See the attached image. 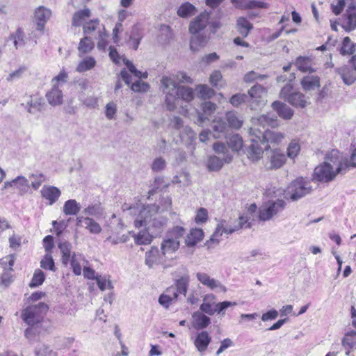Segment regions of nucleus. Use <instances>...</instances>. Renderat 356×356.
Listing matches in <instances>:
<instances>
[{
	"label": "nucleus",
	"instance_id": "a18cd8bd",
	"mask_svg": "<svg viewBox=\"0 0 356 356\" xmlns=\"http://www.w3.org/2000/svg\"><path fill=\"white\" fill-rule=\"evenodd\" d=\"M104 33L105 27L98 19H90V39L92 37L102 36Z\"/></svg>",
	"mask_w": 356,
	"mask_h": 356
},
{
	"label": "nucleus",
	"instance_id": "bf43d9fd",
	"mask_svg": "<svg viewBox=\"0 0 356 356\" xmlns=\"http://www.w3.org/2000/svg\"><path fill=\"white\" fill-rule=\"evenodd\" d=\"M194 97L193 90L188 86H180L179 90V99H183L187 102H191Z\"/></svg>",
	"mask_w": 356,
	"mask_h": 356
},
{
	"label": "nucleus",
	"instance_id": "c756f323",
	"mask_svg": "<svg viewBox=\"0 0 356 356\" xmlns=\"http://www.w3.org/2000/svg\"><path fill=\"white\" fill-rule=\"evenodd\" d=\"M237 31L243 37L246 38L253 29V25L244 17H239L236 25Z\"/></svg>",
	"mask_w": 356,
	"mask_h": 356
},
{
	"label": "nucleus",
	"instance_id": "bb28decb",
	"mask_svg": "<svg viewBox=\"0 0 356 356\" xmlns=\"http://www.w3.org/2000/svg\"><path fill=\"white\" fill-rule=\"evenodd\" d=\"M346 85H352L356 81V72L348 66H343L337 70Z\"/></svg>",
	"mask_w": 356,
	"mask_h": 356
},
{
	"label": "nucleus",
	"instance_id": "864d4df0",
	"mask_svg": "<svg viewBox=\"0 0 356 356\" xmlns=\"http://www.w3.org/2000/svg\"><path fill=\"white\" fill-rule=\"evenodd\" d=\"M188 276H182L176 280L175 285H173V287L177 289L179 294L186 296L188 287Z\"/></svg>",
	"mask_w": 356,
	"mask_h": 356
},
{
	"label": "nucleus",
	"instance_id": "a211bd4d",
	"mask_svg": "<svg viewBox=\"0 0 356 356\" xmlns=\"http://www.w3.org/2000/svg\"><path fill=\"white\" fill-rule=\"evenodd\" d=\"M51 12L43 6H40L35 11V22L37 26V31L41 34L44 31V25L50 18Z\"/></svg>",
	"mask_w": 356,
	"mask_h": 356
},
{
	"label": "nucleus",
	"instance_id": "c85d7f7f",
	"mask_svg": "<svg viewBox=\"0 0 356 356\" xmlns=\"http://www.w3.org/2000/svg\"><path fill=\"white\" fill-rule=\"evenodd\" d=\"M308 97L300 92H295L288 97V102L295 107L305 108L309 104Z\"/></svg>",
	"mask_w": 356,
	"mask_h": 356
},
{
	"label": "nucleus",
	"instance_id": "8fccbe9b",
	"mask_svg": "<svg viewBox=\"0 0 356 356\" xmlns=\"http://www.w3.org/2000/svg\"><path fill=\"white\" fill-rule=\"evenodd\" d=\"M10 39L13 41L14 46L16 49L23 47L26 44L24 33L21 28H18L14 33L11 34Z\"/></svg>",
	"mask_w": 356,
	"mask_h": 356
},
{
	"label": "nucleus",
	"instance_id": "09e8293b",
	"mask_svg": "<svg viewBox=\"0 0 356 356\" xmlns=\"http://www.w3.org/2000/svg\"><path fill=\"white\" fill-rule=\"evenodd\" d=\"M195 7L189 2H186L181 4L177 10V15L183 18L192 16L195 15Z\"/></svg>",
	"mask_w": 356,
	"mask_h": 356
},
{
	"label": "nucleus",
	"instance_id": "423d86ee",
	"mask_svg": "<svg viewBox=\"0 0 356 356\" xmlns=\"http://www.w3.org/2000/svg\"><path fill=\"white\" fill-rule=\"evenodd\" d=\"M313 191L312 181L303 177H298L293 181L287 188V194L293 200H298L304 196L310 194Z\"/></svg>",
	"mask_w": 356,
	"mask_h": 356
},
{
	"label": "nucleus",
	"instance_id": "f03ea898",
	"mask_svg": "<svg viewBox=\"0 0 356 356\" xmlns=\"http://www.w3.org/2000/svg\"><path fill=\"white\" fill-rule=\"evenodd\" d=\"M167 221V218L159 213V207L156 204H148L143 206L140 210L134 225L137 228L145 226L149 232L157 236L163 232Z\"/></svg>",
	"mask_w": 356,
	"mask_h": 356
},
{
	"label": "nucleus",
	"instance_id": "6ab92c4d",
	"mask_svg": "<svg viewBox=\"0 0 356 356\" xmlns=\"http://www.w3.org/2000/svg\"><path fill=\"white\" fill-rule=\"evenodd\" d=\"M110 275H102L90 268V280L95 281L98 288L104 291L106 289L113 290V285L111 281Z\"/></svg>",
	"mask_w": 356,
	"mask_h": 356
},
{
	"label": "nucleus",
	"instance_id": "473e14b6",
	"mask_svg": "<svg viewBox=\"0 0 356 356\" xmlns=\"http://www.w3.org/2000/svg\"><path fill=\"white\" fill-rule=\"evenodd\" d=\"M342 345L346 349V355H349L350 349L356 348V331L347 332L342 339Z\"/></svg>",
	"mask_w": 356,
	"mask_h": 356
},
{
	"label": "nucleus",
	"instance_id": "2eb2a0df",
	"mask_svg": "<svg viewBox=\"0 0 356 356\" xmlns=\"http://www.w3.org/2000/svg\"><path fill=\"white\" fill-rule=\"evenodd\" d=\"M268 161L266 164L268 170H277L280 168L286 162L285 154L279 149L270 150L267 153Z\"/></svg>",
	"mask_w": 356,
	"mask_h": 356
},
{
	"label": "nucleus",
	"instance_id": "aec40b11",
	"mask_svg": "<svg viewBox=\"0 0 356 356\" xmlns=\"http://www.w3.org/2000/svg\"><path fill=\"white\" fill-rule=\"evenodd\" d=\"M191 34L192 36L190 40V49L193 51H197L204 47L210 38L209 35L206 34L204 32Z\"/></svg>",
	"mask_w": 356,
	"mask_h": 356
},
{
	"label": "nucleus",
	"instance_id": "603ef678",
	"mask_svg": "<svg viewBox=\"0 0 356 356\" xmlns=\"http://www.w3.org/2000/svg\"><path fill=\"white\" fill-rule=\"evenodd\" d=\"M180 138L183 142L190 145L196 138L195 132L189 127H184L179 134Z\"/></svg>",
	"mask_w": 356,
	"mask_h": 356
},
{
	"label": "nucleus",
	"instance_id": "393cba45",
	"mask_svg": "<svg viewBox=\"0 0 356 356\" xmlns=\"http://www.w3.org/2000/svg\"><path fill=\"white\" fill-rule=\"evenodd\" d=\"M272 108L280 118L284 120H289L293 115V109L283 102L275 101L272 103Z\"/></svg>",
	"mask_w": 356,
	"mask_h": 356
},
{
	"label": "nucleus",
	"instance_id": "a19ab883",
	"mask_svg": "<svg viewBox=\"0 0 356 356\" xmlns=\"http://www.w3.org/2000/svg\"><path fill=\"white\" fill-rule=\"evenodd\" d=\"M213 149L216 154H222L224 161L225 163H230L232 161L233 156L229 153L227 147L225 143L220 142L214 143Z\"/></svg>",
	"mask_w": 356,
	"mask_h": 356
},
{
	"label": "nucleus",
	"instance_id": "49530a36",
	"mask_svg": "<svg viewBox=\"0 0 356 356\" xmlns=\"http://www.w3.org/2000/svg\"><path fill=\"white\" fill-rule=\"evenodd\" d=\"M43 99L42 98H33L32 96L29 97V100L27 102L26 108L29 113H35L36 111L41 110Z\"/></svg>",
	"mask_w": 356,
	"mask_h": 356
},
{
	"label": "nucleus",
	"instance_id": "774afa93",
	"mask_svg": "<svg viewBox=\"0 0 356 356\" xmlns=\"http://www.w3.org/2000/svg\"><path fill=\"white\" fill-rule=\"evenodd\" d=\"M159 208V213H161L163 211L170 210L172 207V198L170 196L167 195L165 197L163 196L159 200V205H156Z\"/></svg>",
	"mask_w": 356,
	"mask_h": 356
},
{
	"label": "nucleus",
	"instance_id": "680f3d73",
	"mask_svg": "<svg viewBox=\"0 0 356 356\" xmlns=\"http://www.w3.org/2000/svg\"><path fill=\"white\" fill-rule=\"evenodd\" d=\"M229 102L233 106L238 107L243 103H249L248 96L245 93H237L231 97Z\"/></svg>",
	"mask_w": 356,
	"mask_h": 356
},
{
	"label": "nucleus",
	"instance_id": "69168bd1",
	"mask_svg": "<svg viewBox=\"0 0 356 356\" xmlns=\"http://www.w3.org/2000/svg\"><path fill=\"white\" fill-rule=\"evenodd\" d=\"M44 273L41 270L37 269L33 274L32 280L29 284V286L31 288H34L41 285L44 281Z\"/></svg>",
	"mask_w": 356,
	"mask_h": 356
},
{
	"label": "nucleus",
	"instance_id": "e2e57ef3",
	"mask_svg": "<svg viewBox=\"0 0 356 356\" xmlns=\"http://www.w3.org/2000/svg\"><path fill=\"white\" fill-rule=\"evenodd\" d=\"M32 179L31 186L34 190H38L42 183L46 180L45 175L42 173H32L29 175Z\"/></svg>",
	"mask_w": 356,
	"mask_h": 356
},
{
	"label": "nucleus",
	"instance_id": "dca6fc26",
	"mask_svg": "<svg viewBox=\"0 0 356 356\" xmlns=\"http://www.w3.org/2000/svg\"><path fill=\"white\" fill-rule=\"evenodd\" d=\"M340 25L346 32L356 29V6H350L340 18Z\"/></svg>",
	"mask_w": 356,
	"mask_h": 356
},
{
	"label": "nucleus",
	"instance_id": "de8ad7c7",
	"mask_svg": "<svg viewBox=\"0 0 356 356\" xmlns=\"http://www.w3.org/2000/svg\"><path fill=\"white\" fill-rule=\"evenodd\" d=\"M151 186L152 188L148 192L149 199L150 198V196L155 194L157 191L161 190L163 188H167L169 186V183H165L164 177L159 176L154 179V182Z\"/></svg>",
	"mask_w": 356,
	"mask_h": 356
},
{
	"label": "nucleus",
	"instance_id": "6e6d98bb",
	"mask_svg": "<svg viewBox=\"0 0 356 356\" xmlns=\"http://www.w3.org/2000/svg\"><path fill=\"white\" fill-rule=\"evenodd\" d=\"M40 331L38 326L31 325L24 331V336L29 340L30 343H33L38 340Z\"/></svg>",
	"mask_w": 356,
	"mask_h": 356
},
{
	"label": "nucleus",
	"instance_id": "13d9d810",
	"mask_svg": "<svg viewBox=\"0 0 356 356\" xmlns=\"http://www.w3.org/2000/svg\"><path fill=\"white\" fill-rule=\"evenodd\" d=\"M227 144L233 151L238 152L243 146L242 138L238 134H234L229 138Z\"/></svg>",
	"mask_w": 356,
	"mask_h": 356
},
{
	"label": "nucleus",
	"instance_id": "3c124183",
	"mask_svg": "<svg viewBox=\"0 0 356 356\" xmlns=\"http://www.w3.org/2000/svg\"><path fill=\"white\" fill-rule=\"evenodd\" d=\"M356 44H353L349 37H345L340 49V54L342 55L353 54L355 51Z\"/></svg>",
	"mask_w": 356,
	"mask_h": 356
},
{
	"label": "nucleus",
	"instance_id": "5fc2aeb1",
	"mask_svg": "<svg viewBox=\"0 0 356 356\" xmlns=\"http://www.w3.org/2000/svg\"><path fill=\"white\" fill-rule=\"evenodd\" d=\"M15 186L18 189L19 194L23 195L28 192L29 184L28 179L24 176H18L15 178Z\"/></svg>",
	"mask_w": 356,
	"mask_h": 356
},
{
	"label": "nucleus",
	"instance_id": "e433bc0d",
	"mask_svg": "<svg viewBox=\"0 0 356 356\" xmlns=\"http://www.w3.org/2000/svg\"><path fill=\"white\" fill-rule=\"evenodd\" d=\"M193 318H194L193 327L196 330L204 329L211 323L210 318L202 313L194 314Z\"/></svg>",
	"mask_w": 356,
	"mask_h": 356
},
{
	"label": "nucleus",
	"instance_id": "20e7f679",
	"mask_svg": "<svg viewBox=\"0 0 356 356\" xmlns=\"http://www.w3.org/2000/svg\"><path fill=\"white\" fill-rule=\"evenodd\" d=\"M161 83L165 95V103L167 109L173 111L177 107L180 86L172 77L166 76L162 77Z\"/></svg>",
	"mask_w": 356,
	"mask_h": 356
},
{
	"label": "nucleus",
	"instance_id": "f3484780",
	"mask_svg": "<svg viewBox=\"0 0 356 356\" xmlns=\"http://www.w3.org/2000/svg\"><path fill=\"white\" fill-rule=\"evenodd\" d=\"M210 19V13L204 11L197 15L193 20H192L189 25L190 33H202L209 24Z\"/></svg>",
	"mask_w": 356,
	"mask_h": 356
},
{
	"label": "nucleus",
	"instance_id": "1a4fd4ad",
	"mask_svg": "<svg viewBox=\"0 0 356 356\" xmlns=\"http://www.w3.org/2000/svg\"><path fill=\"white\" fill-rule=\"evenodd\" d=\"M323 163L331 165L332 168L340 174L346 173L349 168L348 160L337 149H332L325 156Z\"/></svg>",
	"mask_w": 356,
	"mask_h": 356
},
{
	"label": "nucleus",
	"instance_id": "cd10ccee",
	"mask_svg": "<svg viewBox=\"0 0 356 356\" xmlns=\"http://www.w3.org/2000/svg\"><path fill=\"white\" fill-rule=\"evenodd\" d=\"M211 340V337L207 331H202L197 335L195 340V346L200 352H204Z\"/></svg>",
	"mask_w": 356,
	"mask_h": 356
},
{
	"label": "nucleus",
	"instance_id": "a878e982",
	"mask_svg": "<svg viewBox=\"0 0 356 356\" xmlns=\"http://www.w3.org/2000/svg\"><path fill=\"white\" fill-rule=\"evenodd\" d=\"M300 84L305 92H311L320 87V78L318 76L307 75L302 79Z\"/></svg>",
	"mask_w": 356,
	"mask_h": 356
},
{
	"label": "nucleus",
	"instance_id": "72a5a7b5",
	"mask_svg": "<svg viewBox=\"0 0 356 356\" xmlns=\"http://www.w3.org/2000/svg\"><path fill=\"white\" fill-rule=\"evenodd\" d=\"M298 69L303 72H314L316 70L312 67V60L307 56H298L295 62Z\"/></svg>",
	"mask_w": 356,
	"mask_h": 356
},
{
	"label": "nucleus",
	"instance_id": "052dcab7",
	"mask_svg": "<svg viewBox=\"0 0 356 356\" xmlns=\"http://www.w3.org/2000/svg\"><path fill=\"white\" fill-rule=\"evenodd\" d=\"M40 266L44 270H49L54 272L56 271L54 261L52 256L49 253L44 254L42 259L40 261Z\"/></svg>",
	"mask_w": 356,
	"mask_h": 356
},
{
	"label": "nucleus",
	"instance_id": "f257e3e1",
	"mask_svg": "<svg viewBox=\"0 0 356 356\" xmlns=\"http://www.w3.org/2000/svg\"><path fill=\"white\" fill-rule=\"evenodd\" d=\"M257 121V124L250 129L251 143L246 152L248 158L254 162L262 157L264 150L268 151L270 149V144L278 145L284 138L281 132L265 129L266 124L272 127L277 125L276 117L263 115Z\"/></svg>",
	"mask_w": 356,
	"mask_h": 356
},
{
	"label": "nucleus",
	"instance_id": "ea45409f",
	"mask_svg": "<svg viewBox=\"0 0 356 356\" xmlns=\"http://www.w3.org/2000/svg\"><path fill=\"white\" fill-rule=\"evenodd\" d=\"M216 108V105L211 102H204L202 104V113L200 114L198 121L200 123L204 122L208 116L212 114Z\"/></svg>",
	"mask_w": 356,
	"mask_h": 356
},
{
	"label": "nucleus",
	"instance_id": "39448f33",
	"mask_svg": "<svg viewBox=\"0 0 356 356\" xmlns=\"http://www.w3.org/2000/svg\"><path fill=\"white\" fill-rule=\"evenodd\" d=\"M68 75L65 71H61L52 79V88L46 94V98L51 106L60 105L63 102V95L61 88L67 82Z\"/></svg>",
	"mask_w": 356,
	"mask_h": 356
},
{
	"label": "nucleus",
	"instance_id": "412c9836",
	"mask_svg": "<svg viewBox=\"0 0 356 356\" xmlns=\"http://www.w3.org/2000/svg\"><path fill=\"white\" fill-rule=\"evenodd\" d=\"M41 196L49 201V205L54 204L60 197L61 191L54 186L44 185L40 191Z\"/></svg>",
	"mask_w": 356,
	"mask_h": 356
},
{
	"label": "nucleus",
	"instance_id": "7ed1b4c3",
	"mask_svg": "<svg viewBox=\"0 0 356 356\" xmlns=\"http://www.w3.org/2000/svg\"><path fill=\"white\" fill-rule=\"evenodd\" d=\"M186 234V229L181 226H175L168 231L161 244V255L166 258L175 253L180 246V239Z\"/></svg>",
	"mask_w": 356,
	"mask_h": 356
},
{
	"label": "nucleus",
	"instance_id": "5701e85b",
	"mask_svg": "<svg viewBox=\"0 0 356 356\" xmlns=\"http://www.w3.org/2000/svg\"><path fill=\"white\" fill-rule=\"evenodd\" d=\"M89 19V9L85 8L74 13L72 18V25L74 26L83 27L85 36H88L87 31L89 29L87 20Z\"/></svg>",
	"mask_w": 356,
	"mask_h": 356
},
{
	"label": "nucleus",
	"instance_id": "ddd939ff",
	"mask_svg": "<svg viewBox=\"0 0 356 356\" xmlns=\"http://www.w3.org/2000/svg\"><path fill=\"white\" fill-rule=\"evenodd\" d=\"M79 56L83 60L78 64L76 72H84L89 70V57L86 55L89 52V37L84 36L81 39L78 47Z\"/></svg>",
	"mask_w": 356,
	"mask_h": 356
},
{
	"label": "nucleus",
	"instance_id": "58836bf2",
	"mask_svg": "<svg viewBox=\"0 0 356 356\" xmlns=\"http://www.w3.org/2000/svg\"><path fill=\"white\" fill-rule=\"evenodd\" d=\"M196 277L199 282H200L202 284L208 286L211 289H213L221 286L218 281L214 280L213 278H211L207 273H197L196 274Z\"/></svg>",
	"mask_w": 356,
	"mask_h": 356
},
{
	"label": "nucleus",
	"instance_id": "4468645a",
	"mask_svg": "<svg viewBox=\"0 0 356 356\" xmlns=\"http://www.w3.org/2000/svg\"><path fill=\"white\" fill-rule=\"evenodd\" d=\"M74 86L77 97L83 104L89 106V81L86 77L76 78Z\"/></svg>",
	"mask_w": 356,
	"mask_h": 356
},
{
	"label": "nucleus",
	"instance_id": "9d476101",
	"mask_svg": "<svg viewBox=\"0 0 356 356\" xmlns=\"http://www.w3.org/2000/svg\"><path fill=\"white\" fill-rule=\"evenodd\" d=\"M286 202L283 200L268 201L262 205L259 209V217L261 220H268L273 216L281 212L285 207Z\"/></svg>",
	"mask_w": 356,
	"mask_h": 356
},
{
	"label": "nucleus",
	"instance_id": "79ce46f5",
	"mask_svg": "<svg viewBox=\"0 0 356 356\" xmlns=\"http://www.w3.org/2000/svg\"><path fill=\"white\" fill-rule=\"evenodd\" d=\"M241 4H238V8L241 9H254V8H268L267 3L254 1V0H243L239 1Z\"/></svg>",
	"mask_w": 356,
	"mask_h": 356
},
{
	"label": "nucleus",
	"instance_id": "0e129e2a",
	"mask_svg": "<svg viewBox=\"0 0 356 356\" xmlns=\"http://www.w3.org/2000/svg\"><path fill=\"white\" fill-rule=\"evenodd\" d=\"M81 261V257L80 255H76L75 253L73 254L72 259L70 260L72 270L76 275H79L81 273L82 268Z\"/></svg>",
	"mask_w": 356,
	"mask_h": 356
},
{
	"label": "nucleus",
	"instance_id": "9b49d317",
	"mask_svg": "<svg viewBox=\"0 0 356 356\" xmlns=\"http://www.w3.org/2000/svg\"><path fill=\"white\" fill-rule=\"evenodd\" d=\"M266 89L261 85L256 84L248 90L249 106L252 110H257L265 105L266 99L264 96Z\"/></svg>",
	"mask_w": 356,
	"mask_h": 356
},
{
	"label": "nucleus",
	"instance_id": "37998d69",
	"mask_svg": "<svg viewBox=\"0 0 356 356\" xmlns=\"http://www.w3.org/2000/svg\"><path fill=\"white\" fill-rule=\"evenodd\" d=\"M224 158L220 159L217 156H210L207 160V168L209 171H219L225 163Z\"/></svg>",
	"mask_w": 356,
	"mask_h": 356
},
{
	"label": "nucleus",
	"instance_id": "338daca9",
	"mask_svg": "<svg viewBox=\"0 0 356 356\" xmlns=\"http://www.w3.org/2000/svg\"><path fill=\"white\" fill-rule=\"evenodd\" d=\"M197 92L199 97L204 99H210L215 94L214 90L206 85L200 86Z\"/></svg>",
	"mask_w": 356,
	"mask_h": 356
},
{
	"label": "nucleus",
	"instance_id": "b1692460",
	"mask_svg": "<svg viewBox=\"0 0 356 356\" xmlns=\"http://www.w3.org/2000/svg\"><path fill=\"white\" fill-rule=\"evenodd\" d=\"M213 136L215 138H220L225 136L229 131L226 121L222 118L216 119L212 123Z\"/></svg>",
	"mask_w": 356,
	"mask_h": 356
},
{
	"label": "nucleus",
	"instance_id": "f704fd0d",
	"mask_svg": "<svg viewBox=\"0 0 356 356\" xmlns=\"http://www.w3.org/2000/svg\"><path fill=\"white\" fill-rule=\"evenodd\" d=\"M227 124L228 128H232L235 129H240L242 125L243 120L240 118L235 111H229L226 113L225 120Z\"/></svg>",
	"mask_w": 356,
	"mask_h": 356
},
{
	"label": "nucleus",
	"instance_id": "0eeeda50",
	"mask_svg": "<svg viewBox=\"0 0 356 356\" xmlns=\"http://www.w3.org/2000/svg\"><path fill=\"white\" fill-rule=\"evenodd\" d=\"M49 307L47 304L39 302L24 309L22 312V318L28 325H34L42 321Z\"/></svg>",
	"mask_w": 356,
	"mask_h": 356
},
{
	"label": "nucleus",
	"instance_id": "7c9ffc66",
	"mask_svg": "<svg viewBox=\"0 0 356 356\" xmlns=\"http://www.w3.org/2000/svg\"><path fill=\"white\" fill-rule=\"evenodd\" d=\"M58 248L61 253V262L64 266H67L72 259V245L69 242L63 241L58 243Z\"/></svg>",
	"mask_w": 356,
	"mask_h": 356
},
{
	"label": "nucleus",
	"instance_id": "4d7b16f0",
	"mask_svg": "<svg viewBox=\"0 0 356 356\" xmlns=\"http://www.w3.org/2000/svg\"><path fill=\"white\" fill-rule=\"evenodd\" d=\"M34 353L35 356H57L56 353L45 344L38 345L35 348Z\"/></svg>",
	"mask_w": 356,
	"mask_h": 356
},
{
	"label": "nucleus",
	"instance_id": "4be33fe9",
	"mask_svg": "<svg viewBox=\"0 0 356 356\" xmlns=\"http://www.w3.org/2000/svg\"><path fill=\"white\" fill-rule=\"evenodd\" d=\"M165 255H161V250L157 247H152L145 254V264L152 267L155 264H161L165 261Z\"/></svg>",
	"mask_w": 356,
	"mask_h": 356
},
{
	"label": "nucleus",
	"instance_id": "c03bdc74",
	"mask_svg": "<svg viewBox=\"0 0 356 356\" xmlns=\"http://www.w3.org/2000/svg\"><path fill=\"white\" fill-rule=\"evenodd\" d=\"M81 209L80 204L75 200H69L63 205V211L67 215H76Z\"/></svg>",
	"mask_w": 356,
	"mask_h": 356
},
{
	"label": "nucleus",
	"instance_id": "c9c22d12",
	"mask_svg": "<svg viewBox=\"0 0 356 356\" xmlns=\"http://www.w3.org/2000/svg\"><path fill=\"white\" fill-rule=\"evenodd\" d=\"M143 38L142 30L139 25L136 24L132 26L129 36L131 45L134 50H137Z\"/></svg>",
	"mask_w": 356,
	"mask_h": 356
},
{
	"label": "nucleus",
	"instance_id": "6e6552de",
	"mask_svg": "<svg viewBox=\"0 0 356 356\" xmlns=\"http://www.w3.org/2000/svg\"><path fill=\"white\" fill-rule=\"evenodd\" d=\"M243 227L245 228L250 227V223H247V220L243 216L240 217L238 225L234 226V227H227L225 220L220 221V222L217 225L215 232L211 235L210 240L207 241V242L208 246L210 248L211 243L218 244L220 242V237L223 233L232 234Z\"/></svg>",
	"mask_w": 356,
	"mask_h": 356
},
{
	"label": "nucleus",
	"instance_id": "2f4dec72",
	"mask_svg": "<svg viewBox=\"0 0 356 356\" xmlns=\"http://www.w3.org/2000/svg\"><path fill=\"white\" fill-rule=\"evenodd\" d=\"M203 231L201 229H192L190 233L186 236L185 243L188 247L195 246L203 238Z\"/></svg>",
	"mask_w": 356,
	"mask_h": 356
},
{
	"label": "nucleus",
	"instance_id": "4c0bfd02",
	"mask_svg": "<svg viewBox=\"0 0 356 356\" xmlns=\"http://www.w3.org/2000/svg\"><path fill=\"white\" fill-rule=\"evenodd\" d=\"M156 237L151 232H149L145 227L144 230H141L138 234L135 235V242L138 245L149 244L152 238Z\"/></svg>",
	"mask_w": 356,
	"mask_h": 356
},
{
	"label": "nucleus",
	"instance_id": "f8f14e48",
	"mask_svg": "<svg viewBox=\"0 0 356 356\" xmlns=\"http://www.w3.org/2000/svg\"><path fill=\"white\" fill-rule=\"evenodd\" d=\"M327 163H323L315 168L313 174V180L319 182L328 183L334 179L336 176L339 174L333 170L331 165H327Z\"/></svg>",
	"mask_w": 356,
	"mask_h": 356
}]
</instances>
